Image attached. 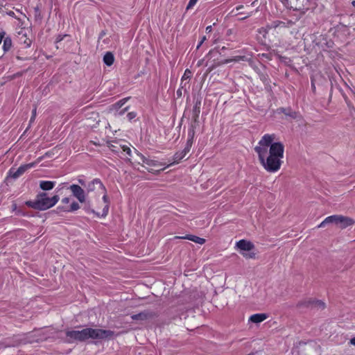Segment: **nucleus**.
<instances>
[{
  "label": "nucleus",
  "mask_w": 355,
  "mask_h": 355,
  "mask_svg": "<svg viewBox=\"0 0 355 355\" xmlns=\"http://www.w3.org/2000/svg\"><path fill=\"white\" fill-rule=\"evenodd\" d=\"M275 139L274 134H266L254 148L260 164L269 173H275L280 169L284 157V146L281 142H274Z\"/></svg>",
  "instance_id": "nucleus-1"
},
{
  "label": "nucleus",
  "mask_w": 355,
  "mask_h": 355,
  "mask_svg": "<svg viewBox=\"0 0 355 355\" xmlns=\"http://www.w3.org/2000/svg\"><path fill=\"white\" fill-rule=\"evenodd\" d=\"M67 343H83L88 339L103 340L114 336V331L101 329L85 328L81 330H67L65 331Z\"/></svg>",
  "instance_id": "nucleus-2"
},
{
  "label": "nucleus",
  "mask_w": 355,
  "mask_h": 355,
  "mask_svg": "<svg viewBox=\"0 0 355 355\" xmlns=\"http://www.w3.org/2000/svg\"><path fill=\"white\" fill-rule=\"evenodd\" d=\"M60 198L58 195H55L51 198L47 196L44 192L37 195L36 199L33 201H27L26 205L35 209L44 211L53 207L59 200Z\"/></svg>",
  "instance_id": "nucleus-3"
},
{
  "label": "nucleus",
  "mask_w": 355,
  "mask_h": 355,
  "mask_svg": "<svg viewBox=\"0 0 355 355\" xmlns=\"http://www.w3.org/2000/svg\"><path fill=\"white\" fill-rule=\"evenodd\" d=\"M35 163H29L20 166L17 169L11 168L8 173V178H12L15 180L22 175L28 169L33 168Z\"/></svg>",
  "instance_id": "nucleus-4"
},
{
  "label": "nucleus",
  "mask_w": 355,
  "mask_h": 355,
  "mask_svg": "<svg viewBox=\"0 0 355 355\" xmlns=\"http://www.w3.org/2000/svg\"><path fill=\"white\" fill-rule=\"evenodd\" d=\"M287 3L294 10H304L309 9V0H287Z\"/></svg>",
  "instance_id": "nucleus-5"
},
{
  "label": "nucleus",
  "mask_w": 355,
  "mask_h": 355,
  "mask_svg": "<svg viewBox=\"0 0 355 355\" xmlns=\"http://www.w3.org/2000/svg\"><path fill=\"white\" fill-rule=\"evenodd\" d=\"M86 191L87 193L100 190L102 191H107L101 180L98 178H94L86 184Z\"/></svg>",
  "instance_id": "nucleus-6"
},
{
  "label": "nucleus",
  "mask_w": 355,
  "mask_h": 355,
  "mask_svg": "<svg viewBox=\"0 0 355 355\" xmlns=\"http://www.w3.org/2000/svg\"><path fill=\"white\" fill-rule=\"evenodd\" d=\"M71 190L73 196L78 199L80 202H85V190L78 184H71L68 188Z\"/></svg>",
  "instance_id": "nucleus-7"
},
{
  "label": "nucleus",
  "mask_w": 355,
  "mask_h": 355,
  "mask_svg": "<svg viewBox=\"0 0 355 355\" xmlns=\"http://www.w3.org/2000/svg\"><path fill=\"white\" fill-rule=\"evenodd\" d=\"M355 223V220L352 218L343 215H337L336 225L340 229H345L349 226H352Z\"/></svg>",
  "instance_id": "nucleus-8"
},
{
  "label": "nucleus",
  "mask_w": 355,
  "mask_h": 355,
  "mask_svg": "<svg viewBox=\"0 0 355 355\" xmlns=\"http://www.w3.org/2000/svg\"><path fill=\"white\" fill-rule=\"evenodd\" d=\"M236 247H237L241 252H250L254 249V245L250 241L241 239L236 242Z\"/></svg>",
  "instance_id": "nucleus-9"
},
{
  "label": "nucleus",
  "mask_w": 355,
  "mask_h": 355,
  "mask_svg": "<svg viewBox=\"0 0 355 355\" xmlns=\"http://www.w3.org/2000/svg\"><path fill=\"white\" fill-rule=\"evenodd\" d=\"M201 98L198 97L195 98L194 105L192 109V116L195 123L198 121L199 115L200 113Z\"/></svg>",
  "instance_id": "nucleus-10"
},
{
  "label": "nucleus",
  "mask_w": 355,
  "mask_h": 355,
  "mask_svg": "<svg viewBox=\"0 0 355 355\" xmlns=\"http://www.w3.org/2000/svg\"><path fill=\"white\" fill-rule=\"evenodd\" d=\"M156 314L154 312L149 311H144L138 314H135L131 316V318L134 320H145L149 318H152L155 316Z\"/></svg>",
  "instance_id": "nucleus-11"
},
{
  "label": "nucleus",
  "mask_w": 355,
  "mask_h": 355,
  "mask_svg": "<svg viewBox=\"0 0 355 355\" xmlns=\"http://www.w3.org/2000/svg\"><path fill=\"white\" fill-rule=\"evenodd\" d=\"M137 155H138V157L140 158V159L141 160V162L143 163L146 164V165H148L149 166L158 167V166H164L163 164L159 162L158 161L146 157L144 155H143L142 154H141L139 153H137Z\"/></svg>",
  "instance_id": "nucleus-12"
},
{
  "label": "nucleus",
  "mask_w": 355,
  "mask_h": 355,
  "mask_svg": "<svg viewBox=\"0 0 355 355\" xmlns=\"http://www.w3.org/2000/svg\"><path fill=\"white\" fill-rule=\"evenodd\" d=\"M175 239H187L191 241L196 243L202 245L205 243V239L203 238H200L199 236L192 235V234H187L184 236H175Z\"/></svg>",
  "instance_id": "nucleus-13"
},
{
  "label": "nucleus",
  "mask_w": 355,
  "mask_h": 355,
  "mask_svg": "<svg viewBox=\"0 0 355 355\" xmlns=\"http://www.w3.org/2000/svg\"><path fill=\"white\" fill-rule=\"evenodd\" d=\"M305 305L306 306H309L310 305H313L315 306H318L321 309H324L325 307V304L320 300H309L304 302H300L298 304V306Z\"/></svg>",
  "instance_id": "nucleus-14"
},
{
  "label": "nucleus",
  "mask_w": 355,
  "mask_h": 355,
  "mask_svg": "<svg viewBox=\"0 0 355 355\" xmlns=\"http://www.w3.org/2000/svg\"><path fill=\"white\" fill-rule=\"evenodd\" d=\"M272 28L270 26L262 27L258 29L257 32L259 33V39L261 40L262 42H266L267 39V35L268 34V31Z\"/></svg>",
  "instance_id": "nucleus-15"
},
{
  "label": "nucleus",
  "mask_w": 355,
  "mask_h": 355,
  "mask_svg": "<svg viewBox=\"0 0 355 355\" xmlns=\"http://www.w3.org/2000/svg\"><path fill=\"white\" fill-rule=\"evenodd\" d=\"M267 318V315L266 313H256L254 315H252L250 318L249 321L253 322V323H260L265 320Z\"/></svg>",
  "instance_id": "nucleus-16"
},
{
  "label": "nucleus",
  "mask_w": 355,
  "mask_h": 355,
  "mask_svg": "<svg viewBox=\"0 0 355 355\" xmlns=\"http://www.w3.org/2000/svg\"><path fill=\"white\" fill-rule=\"evenodd\" d=\"M80 205L76 202H73L69 207L59 206L57 209L65 211V212H73L80 209Z\"/></svg>",
  "instance_id": "nucleus-17"
},
{
  "label": "nucleus",
  "mask_w": 355,
  "mask_h": 355,
  "mask_svg": "<svg viewBox=\"0 0 355 355\" xmlns=\"http://www.w3.org/2000/svg\"><path fill=\"white\" fill-rule=\"evenodd\" d=\"M55 183L54 181L42 180L40 182V187L43 191H49L55 187Z\"/></svg>",
  "instance_id": "nucleus-18"
},
{
  "label": "nucleus",
  "mask_w": 355,
  "mask_h": 355,
  "mask_svg": "<svg viewBox=\"0 0 355 355\" xmlns=\"http://www.w3.org/2000/svg\"><path fill=\"white\" fill-rule=\"evenodd\" d=\"M337 223V215H332L327 217L320 225H318V227H324L327 224H335L336 225Z\"/></svg>",
  "instance_id": "nucleus-19"
},
{
  "label": "nucleus",
  "mask_w": 355,
  "mask_h": 355,
  "mask_svg": "<svg viewBox=\"0 0 355 355\" xmlns=\"http://www.w3.org/2000/svg\"><path fill=\"white\" fill-rule=\"evenodd\" d=\"M114 57L112 53L108 51L103 56V62L108 67L113 64Z\"/></svg>",
  "instance_id": "nucleus-20"
},
{
  "label": "nucleus",
  "mask_w": 355,
  "mask_h": 355,
  "mask_svg": "<svg viewBox=\"0 0 355 355\" xmlns=\"http://www.w3.org/2000/svg\"><path fill=\"white\" fill-rule=\"evenodd\" d=\"M26 343V342L23 341L22 339L19 338V336H15L13 337L12 338V343H8L5 345V347H16L17 345H19V344L21 343Z\"/></svg>",
  "instance_id": "nucleus-21"
},
{
  "label": "nucleus",
  "mask_w": 355,
  "mask_h": 355,
  "mask_svg": "<svg viewBox=\"0 0 355 355\" xmlns=\"http://www.w3.org/2000/svg\"><path fill=\"white\" fill-rule=\"evenodd\" d=\"M3 49L4 53L8 52L12 47V40L10 37H4L3 40Z\"/></svg>",
  "instance_id": "nucleus-22"
},
{
  "label": "nucleus",
  "mask_w": 355,
  "mask_h": 355,
  "mask_svg": "<svg viewBox=\"0 0 355 355\" xmlns=\"http://www.w3.org/2000/svg\"><path fill=\"white\" fill-rule=\"evenodd\" d=\"M186 156L185 154H184V153L182 151H180V152H177L173 157V163L170 164L168 166H171L174 163H178L180 160H182L184 157Z\"/></svg>",
  "instance_id": "nucleus-23"
},
{
  "label": "nucleus",
  "mask_w": 355,
  "mask_h": 355,
  "mask_svg": "<svg viewBox=\"0 0 355 355\" xmlns=\"http://www.w3.org/2000/svg\"><path fill=\"white\" fill-rule=\"evenodd\" d=\"M245 60V56H235L234 58H232V59H225L223 61L220 62V64H228L231 62H239V61H241V60Z\"/></svg>",
  "instance_id": "nucleus-24"
},
{
  "label": "nucleus",
  "mask_w": 355,
  "mask_h": 355,
  "mask_svg": "<svg viewBox=\"0 0 355 355\" xmlns=\"http://www.w3.org/2000/svg\"><path fill=\"white\" fill-rule=\"evenodd\" d=\"M280 110L284 114L289 116L293 119H295L297 117V112L292 111L291 109L281 108Z\"/></svg>",
  "instance_id": "nucleus-25"
},
{
  "label": "nucleus",
  "mask_w": 355,
  "mask_h": 355,
  "mask_svg": "<svg viewBox=\"0 0 355 355\" xmlns=\"http://www.w3.org/2000/svg\"><path fill=\"white\" fill-rule=\"evenodd\" d=\"M286 24H288V26H290V25H293V23L291 21H288V22H284V21H274L273 22V28L286 27Z\"/></svg>",
  "instance_id": "nucleus-26"
},
{
  "label": "nucleus",
  "mask_w": 355,
  "mask_h": 355,
  "mask_svg": "<svg viewBox=\"0 0 355 355\" xmlns=\"http://www.w3.org/2000/svg\"><path fill=\"white\" fill-rule=\"evenodd\" d=\"M191 76H192L191 71L189 69H187L184 71V73L181 80H182V82L186 81V80L189 81Z\"/></svg>",
  "instance_id": "nucleus-27"
},
{
  "label": "nucleus",
  "mask_w": 355,
  "mask_h": 355,
  "mask_svg": "<svg viewBox=\"0 0 355 355\" xmlns=\"http://www.w3.org/2000/svg\"><path fill=\"white\" fill-rule=\"evenodd\" d=\"M241 253L245 259H255L256 257V253L251 251Z\"/></svg>",
  "instance_id": "nucleus-28"
},
{
  "label": "nucleus",
  "mask_w": 355,
  "mask_h": 355,
  "mask_svg": "<svg viewBox=\"0 0 355 355\" xmlns=\"http://www.w3.org/2000/svg\"><path fill=\"white\" fill-rule=\"evenodd\" d=\"M84 209L87 213H92L98 217L100 216V214L96 212L94 209H91L89 203L85 204V205L84 207Z\"/></svg>",
  "instance_id": "nucleus-29"
},
{
  "label": "nucleus",
  "mask_w": 355,
  "mask_h": 355,
  "mask_svg": "<svg viewBox=\"0 0 355 355\" xmlns=\"http://www.w3.org/2000/svg\"><path fill=\"white\" fill-rule=\"evenodd\" d=\"M189 81H183L182 82V80H181V83H180V87L184 89V91H187V88H189Z\"/></svg>",
  "instance_id": "nucleus-30"
},
{
  "label": "nucleus",
  "mask_w": 355,
  "mask_h": 355,
  "mask_svg": "<svg viewBox=\"0 0 355 355\" xmlns=\"http://www.w3.org/2000/svg\"><path fill=\"white\" fill-rule=\"evenodd\" d=\"M194 133V127L193 125H191L188 130V138L193 139Z\"/></svg>",
  "instance_id": "nucleus-31"
},
{
  "label": "nucleus",
  "mask_w": 355,
  "mask_h": 355,
  "mask_svg": "<svg viewBox=\"0 0 355 355\" xmlns=\"http://www.w3.org/2000/svg\"><path fill=\"white\" fill-rule=\"evenodd\" d=\"M197 1L198 0H189V2L187 6V10L192 8L196 5Z\"/></svg>",
  "instance_id": "nucleus-32"
},
{
  "label": "nucleus",
  "mask_w": 355,
  "mask_h": 355,
  "mask_svg": "<svg viewBox=\"0 0 355 355\" xmlns=\"http://www.w3.org/2000/svg\"><path fill=\"white\" fill-rule=\"evenodd\" d=\"M137 116V113L135 112H130L129 113H128L127 114V118L128 119V120L130 121H132L133 119H135Z\"/></svg>",
  "instance_id": "nucleus-33"
},
{
  "label": "nucleus",
  "mask_w": 355,
  "mask_h": 355,
  "mask_svg": "<svg viewBox=\"0 0 355 355\" xmlns=\"http://www.w3.org/2000/svg\"><path fill=\"white\" fill-rule=\"evenodd\" d=\"M108 211H109V205H106L104 208L103 209V213H102V216L103 217H105L107 214H108Z\"/></svg>",
  "instance_id": "nucleus-34"
},
{
  "label": "nucleus",
  "mask_w": 355,
  "mask_h": 355,
  "mask_svg": "<svg viewBox=\"0 0 355 355\" xmlns=\"http://www.w3.org/2000/svg\"><path fill=\"white\" fill-rule=\"evenodd\" d=\"M36 116V108L33 109L32 111V116L30 119V123H33L35 121Z\"/></svg>",
  "instance_id": "nucleus-35"
},
{
  "label": "nucleus",
  "mask_w": 355,
  "mask_h": 355,
  "mask_svg": "<svg viewBox=\"0 0 355 355\" xmlns=\"http://www.w3.org/2000/svg\"><path fill=\"white\" fill-rule=\"evenodd\" d=\"M122 148H123V150L124 152H125L127 155H128L129 156H131L132 151H131V150H130V148L129 147L123 146L122 147Z\"/></svg>",
  "instance_id": "nucleus-36"
},
{
  "label": "nucleus",
  "mask_w": 355,
  "mask_h": 355,
  "mask_svg": "<svg viewBox=\"0 0 355 355\" xmlns=\"http://www.w3.org/2000/svg\"><path fill=\"white\" fill-rule=\"evenodd\" d=\"M103 200L104 201L105 203H106V205H109V200H108V197L107 196V192L106 191H103Z\"/></svg>",
  "instance_id": "nucleus-37"
},
{
  "label": "nucleus",
  "mask_w": 355,
  "mask_h": 355,
  "mask_svg": "<svg viewBox=\"0 0 355 355\" xmlns=\"http://www.w3.org/2000/svg\"><path fill=\"white\" fill-rule=\"evenodd\" d=\"M77 181H78V184H80L81 186H83V187H86V184H86L85 181L83 179H82V178H78V179L77 180Z\"/></svg>",
  "instance_id": "nucleus-38"
},
{
  "label": "nucleus",
  "mask_w": 355,
  "mask_h": 355,
  "mask_svg": "<svg viewBox=\"0 0 355 355\" xmlns=\"http://www.w3.org/2000/svg\"><path fill=\"white\" fill-rule=\"evenodd\" d=\"M24 43L25 44L26 47H29L31 46V40L30 39L26 38L24 40Z\"/></svg>",
  "instance_id": "nucleus-39"
},
{
  "label": "nucleus",
  "mask_w": 355,
  "mask_h": 355,
  "mask_svg": "<svg viewBox=\"0 0 355 355\" xmlns=\"http://www.w3.org/2000/svg\"><path fill=\"white\" fill-rule=\"evenodd\" d=\"M127 101V98H123L121 101H119L116 105L119 106V107H121L123 104H125V103Z\"/></svg>",
  "instance_id": "nucleus-40"
},
{
  "label": "nucleus",
  "mask_w": 355,
  "mask_h": 355,
  "mask_svg": "<svg viewBox=\"0 0 355 355\" xmlns=\"http://www.w3.org/2000/svg\"><path fill=\"white\" fill-rule=\"evenodd\" d=\"M65 36H66V35H58V36L57 37L56 40H55V42H56V43H58V42H61V41L64 39V37Z\"/></svg>",
  "instance_id": "nucleus-41"
},
{
  "label": "nucleus",
  "mask_w": 355,
  "mask_h": 355,
  "mask_svg": "<svg viewBox=\"0 0 355 355\" xmlns=\"http://www.w3.org/2000/svg\"><path fill=\"white\" fill-rule=\"evenodd\" d=\"M191 147L186 146L182 150L184 154L187 155L190 151Z\"/></svg>",
  "instance_id": "nucleus-42"
},
{
  "label": "nucleus",
  "mask_w": 355,
  "mask_h": 355,
  "mask_svg": "<svg viewBox=\"0 0 355 355\" xmlns=\"http://www.w3.org/2000/svg\"><path fill=\"white\" fill-rule=\"evenodd\" d=\"M182 89H183L182 88L180 87V88L177 90V92H176V94H177V96H178V98L182 96Z\"/></svg>",
  "instance_id": "nucleus-43"
},
{
  "label": "nucleus",
  "mask_w": 355,
  "mask_h": 355,
  "mask_svg": "<svg viewBox=\"0 0 355 355\" xmlns=\"http://www.w3.org/2000/svg\"><path fill=\"white\" fill-rule=\"evenodd\" d=\"M5 35H6V33L4 31L0 32V44L2 42Z\"/></svg>",
  "instance_id": "nucleus-44"
},
{
  "label": "nucleus",
  "mask_w": 355,
  "mask_h": 355,
  "mask_svg": "<svg viewBox=\"0 0 355 355\" xmlns=\"http://www.w3.org/2000/svg\"><path fill=\"white\" fill-rule=\"evenodd\" d=\"M70 201L69 198H64L62 199V202L64 204H68Z\"/></svg>",
  "instance_id": "nucleus-45"
},
{
  "label": "nucleus",
  "mask_w": 355,
  "mask_h": 355,
  "mask_svg": "<svg viewBox=\"0 0 355 355\" xmlns=\"http://www.w3.org/2000/svg\"><path fill=\"white\" fill-rule=\"evenodd\" d=\"M193 139L188 138L186 146L191 147Z\"/></svg>",
  "instance_id": "nucleus-46"
},
{
  "label": "nucleus",
  "mask_w": 355,
  "mask_h": 355,
  "mask_svg": "<svg viewBox=\"0 0 355 355\" xmlns=\"http://www.w3.org/2000/svg\"><path fill=\"white\" fill-rule=\"evenodd\" d=\"M212 31V26H208L207 28H206V32L207 33H211Z\"/></svg>",
  "instance_id": "nucleus-47"
},
{
  "label": "nucleus",
  "mask_w": 355,
  "mask_h": 355,
  "mask_svg": "<svg viewBox=\"0 0 355 355\" xmlns=\"http://www.w3.org/2000/svg\"><path fill=\"white\" fill-rule=\"evenodd\" d=\"M128 107H127L123 109L122 110H121L119 112V115H123L128 110Z\"/></svg>",
  "instance_id": "nucleus-48"
},
{
  "label": "nucleus",
  "mask_w": 355,
  "mask_h": 355,
  "mask_svg": "<svg viewBox=\"0 0 355 355\" xmlns=\"http://www.w3.org/2000/svg\"><path fill=\"white\" fill-rule=\"evenodd\" d=\"M349 343L352 345H354L355 346V337L352 338L350 341H349Z\"/></svg>",
  "instance_id": "nucleus-49"
},
{
  "label": "nucleus",
  "mask_w": 355,
  "mask_h": 355,
  "mask_svg": "<svg viewBox=\"0 0 355 355\" xmlns=\"http://www.w3.org/2000/svg\"><path fill=\"white\" fill-rule=\"evenodd\" d=\"M261 56L263 57V58H268V59L270 58H269V55L267 54V53H263V54H261Z\"/></svg>",
  "instance_id": "nucleus-50"
},
{
  "label": "nucleus",
  "mask_w": 355,
  "mask_h": 355,
  "mask_svg": "<svg viewBox=\"0 0 355 355\" xmlns=\"http://www.w3.org/2000/svg\"><path fill=\"white\" fill-rule=\"evenodd\" d=\"M243 8V6L241 5L237 7H236V10L238 11L239 10H241Z\"/></svg>",
  "instance_id": "nucleus-51"
},
{
  "label": "nucleus",
  "mask_w": 355,
  "mask_h": 355,
  "mask_svg": "<svg viewBox=\"0 0 355 355\" xmlns=\"http://www.w3.org/2000/svg\"><path fill=\"white\" fill-rule=\"evenodd\" d=\"M311 87L313 91L314 92L315 90V86L313 82L311 83Z\"/></svg>",
  "instance_id": "nucleus-52"
},
{
  "label": "nucleus",
  "mask_w": 355,
  "mask_h": 355,
  "mask_svg": "<svg viewBox=\"0 0 355 355\" xmlns=\"http://www.w3.org/2000/svg\"><path fill=\"white\" fill-rule=\"evenodd\" d=\"M252 12H250L248 15H247V16H245V17H244L241 18V20H243V19H247L248 17H250V16H251V15H252Z\"/></svg>",
  "instance_id": "nucleus-53"
},
{
  "label": "nucleus",
  "mask_w": 355,
  "mask_h": 355,
  "mask_svg": "<svg viewBox=\"0 0 355 355\" xmlns=\"http://www.w3.org/2000/svg\"><path fill=\"white\" fill-rule=\"evenodd\" d=\"M207 40L206 38V36H203L202 38H201V43H203L205 40Z\"/></svg>",
  "instance_id": "nucleus-54"
},
{
  "label": "nucleus",
  "mask_w": 355,
  "mask_h": 355,
  "mask_svg": "<svg viewBox=\"0 0 355 355\" xmlns=\"http://www.w3.org/2000/svg\"><path fill=\"white\" fill-rule=\"evenodd\" d=\"M257 0L254 1L252 3V6H257Z\"/></svg>",
  "instance_id": "nucleus-55"
},
{
  "label": "nucleus",
  "mask_w": 355,
  "mask_h": 355,
  "mask_svg": "<svg viewBox=\"0 0 355 355\" xmlns=\"http://www.w3.org/2000/svg\"><path fill=\"white\" fill-rule=\"evenodd\" d=\"M67 184V183H62L61 184H60V189L63 188V186Z\"/></svg>",
  "instance_id": "nucleus-56"
},
{
  "label": "nucleus",
  "mask_w": 355,
  "mask_h": 355,
  "mask_svg": "<svg viewBox=\"0 0 355 355\" xmlns=\"http://www.w3.org/2000/svg\"><path fill=\"white\" fill-rule=\"evenodd\" d=\"M203 43H201V41H200L199 44H198L197 46V49H199L200 46Z\"/></svg>",
  "instance_id": "nucleus-57"
},
{
  "label": "nucleus",
  "mask_w": 355,
  "mask_h": 355,
  "mask_svg": "<svg viewBox=\"0 0 355 355\" xmlns=\"http://www.w3.org/2000/svg\"><path fill=\"white\" fill-rule=\"evenodd\" d=\"M16 58H17V59H18V60H22V58H21L20 56H19V55H17V56H16Z\"/></svg>",
  "instance_id": "nucleus-58"
},
{
  "label": "nucleus",
  "mask_w": 355,
  "mask_h": 355,
  "mask_svg": "<svg viewBox=\"0 0 355 355\" xmlns=\"http://www.w3.org/2000/svg\"><path fill=\"white\" fill-rule=\"evenodd\" d=\"M352 6L355 8V1H353L352 2Z\"/></svg>",
  "instance_id": "nucleus-59"
},
{
  "label": "nucleus",
  "mask_w": 355,
  "mask_h": 355,
  "mask_svg": "<svg viewBox=\"0 0 355 355\" xmlns=\"http://www.w3.org/2000/svg\"><path fill=\"white\" fill-rule=\"evenodd\" d=\"M225 49H226V47H225V46H223V47H222V49H221V50H222V51H224V50H225Z\"/></svg>",
  "instance_id": "nucleus-60"
},
{
  "label": "nucleus",
  "mask_w": 355,
  "mask_h": 355,
  "mask_svg": "<svg viewBox=\"0 0 355 355\" xmlns=\"http://www.w3.org/2000/svg\"><path fill=\"white\" fill-rule=\"evenodd\" d=\"M248 355H253V354H248Z\"/></svg>",
  "instance_id": "nucleus-61"
}]
</instances>
